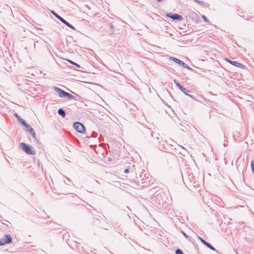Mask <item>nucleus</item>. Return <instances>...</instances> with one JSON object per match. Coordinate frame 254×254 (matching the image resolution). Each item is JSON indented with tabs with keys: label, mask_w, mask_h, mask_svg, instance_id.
<instances>
[{
	"label": "nucleus",
	"mask_w": 254,
	"mask_h": 254,
	"mask_svg": "<svg viewBox=\"0 0 254 254\" xmlns=\"http://www.w3.org/2000/svg\"><path fill=\"white\" fill-rule=\"evenodd\" d=\"M181 65H183L184 67L187 68H189V66H188V65L185 64V63H184L182 61L181 63Z\"/></svg>",
	"instance_id": "nucleus-15"
},
{
	"label": "nucleus",
	"mask_w": 254,
	"mask_h": 254,
	"mask_svg": "<svg viewBox=\"0 0 254 254\" xmlns=\"http://www.w3.org/2000/svg\"><path fill=\"white\" fill-rule=\"evenodd\" d=\"M74 65H76L77 67H79V65H78V64H77L76 63H75V64H74Z\"/></svg>",
	"instance_id": "nucleus-21"
},
{
	"label": "nucleus",
	"mask_w": 254,
	"mask_h": 254,
	"mask_svg": "<svg viewBox=\"0 0 254 254\" xmlns=\"http://www.w3.org/2000/svg\"><path fill=\"white\" fill-rule=\"evenodd\" d=\"M198 238L200 241L203 243L204 245H205L206 246H207L208 248L210 249L211 250L213 251H215V249L212 247L210 244L206 242L204 240L202 239L201 237L198 236Z\"/></svg>",
	"instance_id": "nucleus-10"
},
{
	"label": "nucleus",
	"mask_w": 254,
	"mask_h": 254,
	"mask_svg": "<svg viewBox=\"0 0 254 254\" xmlns=\"http://www.w3.org/2000/svg\"><path fill=\"white\" fill-rule=\"evenodd\" d=\"M196 1H197L198 3H201V2H200V1H198V0H196Z\"/></svg>",
	"instance_id": "nucleus-23"
},
{
	"label": "nucleus",
	"mask_w": 254,
	"mask_h": 254,
	"mask_svg": "<svg viewBox=\"0 0 254 254\" xmlns=\"http://www.w3.org/2000/svg\"><path fill=\"white\" fill-rule=\"evenodd\" d=\"M54 15L57 17L58 18L61 22H62L63 23H64V24H65L66 26H67L68 27L74 29V27L71 25V24H70L68 22H67L66 21H65L64 19H63L62 17L60 16L59 15H58L57 14H56L55 12H53Z\"/></svg>",
	"instance_id": "nucleus-6"
},
{
	"label": "nucleus",
	"mask_w": 254,
	"mask_h": 254,
	"mask_svg": "<svg viewBox=\"0 0 254 254\" xmlns=\"http://www.w3.org/2000/svg\"><path fill=\"white\" fill-rule=\"evenodd\" d=\"M252 169L253 173H254V160L251 162Z\"/></svg>",
	"instance_id": "nucleus-17"
},
{
	"label": "nucleus",
	"mask_w": 254,
	"mask_h": 254,
	"mask_svg": "<svg viewBox=\"0 0 254 254\" xmlns=\"http://www.w3.org/2000/svg\"><path fill=\"white\" fill-rule=\"evenodd\" d=\"M124 172L126 174L128 173L129 172V170L128 169H126L124 171Z\"/></svg>",
	"instance_id": "nucleus-20"
},
{
	"label": "nucleus",
	"mask_w": 254,
	"mask_h": 254,
	"mask_svg": "<svg viewBox=\"0 0 254 254\" xmlns=\"http://www.w3.org/2000/svg\"><path fill=\"white\" fill-rule=\"evenodd\" d=\"M58 113L59 115H61L62 117L63 118H64L65 117V112L62 109H59Z\"/></svg>",
	"instance_id": "nucleus-11"
},
{
	"label": "nucleus",
	"mask_w": 254,
	"mask_h": 254,
	"mask_svg": "<svg viewBox=\"0 0 254 254\" xmlns=\"http://www.w3.org/2000/svg\"><path fill=\"white\" fill-rule=\"evenodd\" d=\"M176 254H183V253L182 252L181 250L178 249L176 251Z\"/></svg>",
	"instance_id": "nucleus-18"
},
{
	"label": "nucleus",
	"mask_w": 254,
	"mask_h": 254,
	"mask_svg": "<svg viewBox=\"0 0 254 254\" xmlns=\"http://www.w3.org/2000/svg\"><path fill=\"white\" fill-rule=\"evenodd\" d=\"M202 19L204 20L205 22H207V23H210V21H209V20L206 18V17L204 15H202Z\"/></svg>",
	"instance_id": "nucleus-14"
},
{
	"label": "nucleus",
	"mask_w": 254,
	"mask_h": 254,
	"mask_svg": "<svg viewBox=\"0 0 254 254\" xmlns=\"http://www.w3.org/2000/svg\"><path fill=\"white\" fill-rule=\"evenodd\" d=\"M74 128L80 133H84L85 132V128L83 125L80 123H75L73 125Z\"/></svg>",
	"instance_id": "nucleus-3"
},
{
	"label": "nucleus",
	"mask_w": 254,
	"mask_h": 254,
	"mask_svg": "<svg viewBox=\"0 0 254 254\" xmlns=\"http://www.w3.org/2000/svg\"><path fill=\"white\" fill-rule=\"evenodd\" d=\"M65 97H66V98H67L69 99H74V97L73 96H72L71 94H70L69 93H68L67 92H66V95H65Z\"/></svg>",
	"instance_id": "nucleus-13"
},
{
	"label": "nucleus",
	"mask_w": 254,
	"mask_h": 254,
	"mask_svg": "<svg viewBox=\"0 0 254 254\" xmlns=\"http://www.w3.org/2000/svg\"><path fill=\"white\" fill-rule=\"evenodd\" d=\"M181 65H183L184 67L187 68H189V66H188V65L185 64V63H184L182 61L181 63Z\"/></svg>",
	"instance_id": "nucleus-16"
},
{
	"label": "nucleus",
	"mask_w": 254,
	"mask_h": 254,
	"mask_svg": "<svg viewBox=\"0 0 254 254\" xmlns=\"http://www.w3.org/2000/svg\"><path fill=\"white\" fill-rule=\"evenodd\" d=\"M166 16L175 20L182 21L183 19L181 15L178 14H175L173 15H171V14H167Z\"/></svg>",
	"instance_id": "nucleus-8"
},
{
	"label": "nucleus",
	"mask_w": 254,
	"mask_h": 254,
	"mask_svg": "<svg viewBox=\"0 0 254 254\" xmlns=\"http://www.w3.org/2000/svg\"><path fill=\"white\" fill-rule=\"evenodd\" d=\"M68 62H69V63L72 64H75V63L72 62V61L70 60H66Z\"/></svg>",
	"instance_id": "nucleus-19"
},
{
	"label": "nucleus",
	"mask_w": 254,
	"mask_h": 254,
	"mask_svg": "<svg viewBox=\"0 0 254 254\" xmlns=\"http://www.w3.org/2000/svg\"><path fill=\"white\" fill-rule=\"evenodd\" d=\"M225 60L228 62L229 63L233 65L234 66H235L236 67H239V68H243V69H244L246 68V66L240 63H238L236 61H230L229 59H228V58H226L225 59Z\"/></svg>",
	"instance_id": "nucleus-4"
},
{
	"label": "nucleus",
	"mask_w": 254,
	"mask_h": 254,
	"mask_svg": "<svg viewBox=\"0 0 254 254\" xmlns=\"http://www.w3.org/2000/svg\"><path fill=\"white\" fill-rule=\"evenodd\" d=\"M184 235L186 237L188 238V236L185 233H184Z\"/></svg>",
	"instance_id": "nucleus-22"
},
{
	"label": "nucleus",
	"mask_w": 254,
	"mask_h": 254,
	"mask_svg": "<svg viewBox=\"0 0 254 254\" xmlns=\"http://www.w3.org/2000/svg\"><path fill=\"white\" fill-rule=\"evenodd\" d=\"M11 241L12 238L10 235H5L3 238L0 240V246L10 243Z\"/></svg>",
	"instance_id": "nucleus-2"
},
{
	"label": "nucleus",
	"mask_w": 254,
	"mask_h": 254,
	"mask_svg": "<svg viewBox=\"0 0 254 254\" xmlns=\"http://www.w3.org/2000/svg\"><path fill=\"white\" fill-rule=\"evenodd\" d=\"M24 126H25L27 128V130L28 131L30 132V133H31V134L32 135V136L34 137V138H35L36 137V134H35V132L34 131V130L33 128H32L29 125L27 124L25 121H23L22 122Z\"/></svg>",
	"instance_id": "nucleus-7"
},
{
	"label": "nucleus",
	"mask_w": 254,
	"mask_h": 254,
	"mask_svg": "<svg viewBox=\"0 0 254 254\" xmlns=\"http://www.w3.org/2000/svg\"><path fill=\"white\" fill-rule=\"evenodd\" d=\"M54 90L57 92L60 97L63 98L65 97L66 92L64 91L57 87H54Z\"/></svg>",
	"instance_id": "nucleus-9"
},
{
	"label": "nucleus",
	"mask_w": 254,
	"mask_h": 254,
	"mask_svg": "<svg viewBox=\"0 0 254 254\" xmlns=\"http://www.w3.org/2000/svg\"><path fill=\"white\" fill-rule=\"evenodd\" d=\"M20 146L21 148L28 154L34 155L36 153L35 151L33 149V148L26 144L25 143H21Z\"/></svg>",
	"instance_id": "nucleus-1"
},
{
	"label": "nucleus",
	"mask_w": 254,
	"mask_h": 254,
	"mask_svg": "<svg viewBox=\"0 0 254 254\" xmlns=\"http://www.w3.org/2000/svg\"><path fill=\"white\" fill-rule=\"evenodd\" d=\"M174 81L175 82V83H176V86L184 93H185L186 95L190 97L191 98L195 100V97L191 95H189V94H187L186 92L187 91V89L184 87H183L182 86H181V85L177 81L176 79H174Z\"/></svg>",
	"instance_id": "nucleus-5"
},
{
	"label": "nucleus",
	"mask_w": 254,
	"mask_h": 254,
	"mask_svg": "<svg viewBox=\"0 0 254 254\" xmlns=\"http://www.w3.org/2000/svg\"><path fill=\"white\" fill-rule=\"evenodd\" d=\"M170 59L179 64H181V63L182 62L181 61H180V60H179L176 58L171 57L170 58Z\"/></svg>",
	"instance_id": "nucleus-12"
}]
</instances>
